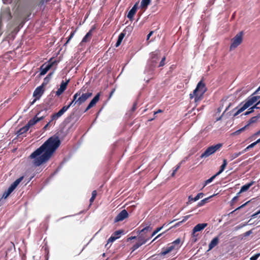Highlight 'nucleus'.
<instances>
[{
    "mask_svg": "<svg viewBox=\"0 0 260 260\" xmlns=\"http://www.w3.org/2000/svg\"><path fill=\"white\" fill-rule=\"evenodd\" d=\"M60 144V141L57 136H54L49 138L42 145L30 154L31 158H35L34 164L36 166H39L48 161Z\"/></svg>",
    "mask_w": 260,
    "mask_h": 260,
    "instance_id": "nucleus-1",
    "label": "nucleus"
},
{
    "mask_svg": "<svg viewBox=\"0 0 260 260\" xmlns=\"http://www.w3.org/2000/svg\"><path fill=\"white\" fill-rule=\"evenodd\" d=\"M85 89L83 88L79 90L74 95L72 101L68 105L64 106L58 112L55 113V114L52 117V119L59 118L66 112L71 106H74L75 105L79 106L84 103L87 99L90 98L92 93L91 92H86Z\"/></svg>",
    "mask_w": 260,
    "mask_h": 260,
    "instance_id": "nucleus-2",
    "label": "nucleus"
},
{
    "mask_svg": "<svg viewBox=\"0 0 260 260\" xmlns=\"http://www.w3.org/2000/svg\"><path fill=\"white\" fill-rule=\"evenodd\" d=\"M206 91L207 88L205 84L201 80L198 83L193 93L189 94L190 99H192L194 98L195 103H197L202 100L203 95Z\"/></svg>",
    "mask_w": 260,
    "mask_h": 260,
    "instance_id": "nucleus-3",
    "label": "nucleus"
},
{
    "mask_svg": "<svg viewBox=\"0 0 260 260\" xmlns=\"http://www.w3.org/2000/svg\"><path fill=\"white\" fill-rule=\"evenodd\" d=\"M45 114L41 115V112H38L35 116L31 119L29 120L28 123L23 127L20 128L16 133L18 136L23 135L26 133L30 127L34 126L39 121L43 120L47 115L46 111L45 112Z\"/></svg>",
    "mask_w": 260,
    "mask_h": 260,
    "instance_id": "nucleus-4",
    "label": "nucleus"
},
{
    "mask_svg": "<svg viewBox=\"0 0 260 260\" xmlns=\"http://www.w3.org/2000/svg\"><path fill=\"white\" fill-rule=\"evenodd\" d=\"M181 246V239L177 238L173 242L168 244L166 247L162 248L159 255L160 256H165L174 250H178Z\"/></svg>",
    "mask_w": 260,
    "mask_h": 260,
    "instance_id": "nucleus-5",
    "label": "nucleus"
},
{
    "mask_svg": "<svg viewBox=\"0 0 260 260\" xmlns=\"http://www.w3.org/2000/svg\"><path fill=\"white\" fill-rule=\"evenodd\" d=\"M255 98H252V96L249 97L245 101V103L240 108L239 107L242 104L241 103L238 107H237L235 109H238L237 111L234 114V116H236L238 114H239L242 112L244 111L248 107L253 105L255 103Z\"/></svg>",
    "mask_w": 260,
    "mask_h": 260,
    "instance_id": "nucleus-6",
    "label": "nucleus"
},
{
    "mask_svg": "<svg viewBox=\"0 0 260 260\" xmlns=\"http://www.w3.org/2000/svg\"><path fill=\"white\" fill-rule=\"evenodd\" d=\"M222 144L218 143L215 145H213L209 147L200 156L201 158L204 157H207L211 154L214 153L217 151L219 150L222 147Z\"/></svg>",
    "mask_w": 260,
    "mask_h": 260,
    "instance_id": "nucleus-7",
    "label": "nucleus"
},
{
    "mask_svg": "<svg viewBox=\"0 0 260 260\" xmlns=\"http://www.w3.org/2000/svg\"><path fill=\"white\" fill-rule=\"evenodd\" d=\"M243 31L238 33L231 40L232 43L230 45V49L231 50L237 48L242 42L243 40Z\"/></svg>",
    "mask_w": 260,
    "mask_h": 260,
    "instance_id": "nucleus-8",
    "label": "nucleus"
},
{
    "mask_svg": "<svg viewBox=\"0 0 260 260\" xmlns=\"http://www.w3.org/2000/svg\"><path fill=\"white\" fill-rule=\"evenodd\" d=\"M159 59V55L157 53L152 52L151 59L149 60L150 66L151 70H153Z\"/></svg>",
    "mask_w": 260,
    "mask_h": 260,
    "instance_id": "nucleus-9",
    "label": "nucleus"
},
{
    "mask_svg": "<svg viewBox=\"0 0 260 260\" xmlns=\"http://www.w3.org/2000/svg\"><path fill=\"white\" fill-rule=\"evenodd\" d=\"M12 18L11 14L10 9L6 10L4 11L1 15L0 17V32L2 34V32L1 31V27L2 26V20H6L7 21H8L10 20Z\"/></svg>",
    "mask_w": 260,
    "mask_h": 260,
    "instance_id": "nucleus-10",
    "label": "nucleus"
},
{
    "mask_svg": "<svg viewBox=\"0 0 260 260\" xmlns=\"http://www.w3.org/2000/svg\"><path fill=\"white\" fill-rule=\"evenodd\" d=\"M127 210L123 209L119 213H118L114 219V222H117L121 221L125 218H127L128 217V208H127Z\"/></svg>",
    "mask_w": 260,
    "mask_h": 260,
    "instance_id": "nucleus-11",
    "label": "nucleus"
},
{
    "mask_svg": "<svg viewBox=\"0 0 260 260\" xmlns=\"http://www.w3.org/2000/svg\"><path fill=\"white\" fill-rule=\"evenodd\" d=\"M43 84L36 88L33 93V96L35 97V99L31 102V104L35 103L37 100L39 99L41 95L43 94L44 92Z\"/></svg>",
    "mask_w": 260,
    "mask_h": 260,
    "instance_id": "nucleus-12",
    "label": "nucleus"
},
{
    "mask_svg": "<svg viewBox=\"0 0 260 260\" xmlns=\"http://www.w3.org/2000/svg\"><path fill=\"white\" fill-rule=\"evenodd\" d=\"M208 224L207 223H199L197 224L193 229L192 232V236L193 237H196L197 235L196 233L198 232H200L204 230Z\"/></svg>",
    "mask_w": 260,
    "mask_h": 260,
    "instance_id": "nucleus-13",
    "label": "nucleus"
},
{
    "mask_svg": "<svg viewBox=\"0 0 260 260\" xmlns=\"http://www.w3.org/2000/svg\"><path fill=\"white\" fill-rule=\"evenodd\" d=\"M69 82V80H68L66 82H64L63 81H62L60 85V87L56 91V95L58 96L64 91L67 87Z\"/></svg>",
    "mask_w": 260,
    "mask_h": 260,
    "instance_id": "nucleus-14",
    "label": "nucleus"
},
{
    "mask_svg": "<svg viewBox=\"0 0 260 260\" xmlns=\"http://www.w3.org/2000/svg\"><path fill=\"white\" fill-rule=\"evenodd\" d=\"M52 63H44L40 67V74L41 76L44 75L50 69L52 66Z\"/></svg>",
    "mask_w": 260,
    "mask_h": 260,
    "instance_id": "nucleus-15",
    "label": "nucleus"
},
{
    "mask_svg": "<svg viewBox=\"0 0 260 260\" xmlns=\"http://www.w3.org/2000/svg\"><path fill=\"white\" fill-rule=\"evenodd\" d=\"M100 96V93H98L90 101V102L86 107V109L85 110L84 112L87 111L88 110L93 107L96 104V103L99 101Z\"/></svg>",
    "mask_w": 260,
    "mask_h": 260,
    "instance_id": "nucleus-16",
    "label": "nucleus"
},
{
    "mask_svg": "<svg viewBox=\"0 0 260 260\" xmlns=\"http://www.w3.org/2000/svg\"><path fill=\"white\" fill-rule=\"evenodd\" d=\"M138 2L136 3L128 13L127 17L130 20H132L133 19L135 14L136 13L138 8Z\"/></svg>",
    "mask_w": 260,
    "mask_h": 260,
    "instance_id": "nucleus-17",
    "label": "nucleus"
},
{
    "mask_svg": "<svg viewBox=\"0 0 260 260\" xmlns=\"http://www.w3.org/2000/svg\"><path fill=\"white\" fill-rule=\"evenodd\" d=\"M94 29V27L91 28L83 38L81 43H87L91 40L92 36V31Z\"/></svg>",
    "mask_w": 260,
    "mask_h": 260,
    "instance_id": "nucleus-18",
    "label": "nucleus"
},
{
    "mask_svg": "<svg viewBox=\"0 0 260 260\" xmlns=\"http://www.w3.org/2000/svg\"><path fill=\"white\" fill-rule=\"evenodd\" d=\"M219 242V239L218 237H214L210 242L209 244V248L208 251L212 250L214 247L217 246Z\"/></svg>",
    "mask_w": 260,
    "mask_h": 260,
    "instance_id": "nucleus-19",
    "label": "nucleus"
},
{
    "mask_svg": "<svg viewBox=\"0 0 260 260\" xmlns=\"http://www.w3.org/2000/svg\"><path fill=\"white\" fill-rule=\"evenodd\" d=\"M150 239L151 237H149L148 235H139V236L137 238V241L143 245L145 244Z\"/></svg>",
    "mask_w": 260,
    "mask_h": 260,
    "instance_id": "nucleus-20",
    "label": "nucleus"
},
{
    "mask_svg": "<svg viewBox=\"0 0 260 260\" xmlns=\"http://www.w3.org/2000/svg\"><path fill=\"white\" fill-rule=\"evenodd\" d=\"M204 194L202 192L198 193L194 198H193L191 196L188 197V201L187 204L191 203L192 202H195L199 200L201 198L204 196Z\"/></svg>",
    "mask_w": 260,
    "mask_h": 260,
    "instance_id": "nucleus-21",
    "label": "nucleus"
},
{
    "mask_svg": "<svg viewBox=\"0 0 260 260\" xmlns=\"http://www.w3.org/2000/svg\"><path fill=\"white\" fill-rule=\"evenodd\" d=\"M23 176H21L16 179L12 184L10 186L13 190H14L16 187L18 185V184L21 182V181L23 180Z\"/></svg>",
    "mask_w": 260,
    "mask_h": 260,
    "instance_id": "nucleus-22",
    "label": "nucleus"
},
{
    "mask_svg": "<svg viewBox=\"0 0 260 260\" xmlns=\"http://www.w3.org/2000/svg\"><path fill=\"white\" fill-rule=\"evenodd\" d=\"M151 0H142L140 7L142 9H146L148 5L150 4Z\"/></svg>",
    "mask_w": 260,
    "mask_h": 260,
    "instance_id": "nucleus-23",
    "label": "nucleus"
},
{
    "mask_svg": "<svg viewBox=\"0 0 260 260\" xmlns=\"http://www.w3.org/2000/svg\"><path fill=\"white\" fill-rule=\"evenodd\" d=\"M252 184H253V182H251L249 183H247V184L242 186L241 188L240 191L238 193V194H239L241 192L247 191Z\"/></svg>",
    "mask_w": 260,
    "mask_h": 260,
    "instance_id": "nucleus-24",
    "label": "nucleus"
},
{
    "mask_svg": "<svg viewBox=\"0 0 260 260\" xmlns=\"http://www.w3.org/2000/svg\"><path fill=\"white\" fill-rule=\"evenodd\" d=\"M260 118V113L258 114L257 116L251 117L248 122L247 124V126H249L250 124L252 123H256L258 120V119Z\"/></svg>",
    "mask_w": 260,
    "mask_h": 260,
    "instance_id": "nucleus-25",
    "label": "nucleus"
},
{
    "mask_svg": "<svg viewBox=\"0 0 260 260\" xmlns=\"http://www.w3.org/2000/svg\"><path fill=\"white\" fill-rule=\"evenodd\" d=\"M152 230V228L150 226H146L145 228H143L142 230H141L139 233V235H147V233L148 232H150Z\"/></svg>",
    "mask_w": 260,
    "mask_h": 260,
    "instance_id": "nucleus-26",
    "label": "nucleus"
},
{
    "mask_svg": "<svg viewBox=\"0 0 260 260\" xmlns=\"http://www.w3.org/2000/svg\"><path fill=\"white\" fill-rule=\"evenodd\" d=\"M213 196H211L209 197L205 198L204 199L201 200L200 202L198 203L197 206L201 207L204 205L205 204L209 202V199L212 198Z\"/></svg>",
    "mask_w": 260,
    "mask_h": 260,
    "instance_id": "nucleus-27",
    "label": "nucleus"
},
{
    "mask_svg": "<svg viewBox=\"0 0 260 260\" xmlns=\"http://www.w3.org/2000/svg\"><path fill=\"white\" fill-rule=\"evenodd\" d=\"M227 165V161L225 159H224L223 160V163L222 165L220 166V170L216 173V175H219L221 174L223 170L225 169L226 166Z\"/></svg>",
    "mask_w": 260,
    "mask_h": 260,
    "instance_id": "nucleus-28",
    "label": "nucleus"
},
{
    "mask_svg": "<svg viewBox=\"0 0 260 260\" xmlns=\"http://www.w3.org/2000/svg\"><path fill=\"white\" fill-rule=\"evenodd\" d=\"M14 190L10 187L8 188V189L4 192L2 198L4 199H6L8 196Z\"/></svg>",
    "mask_w": 260,
    "mask_h": 260,
    "instance_id": "nucleus-29",
    "label": "nucleus"
},
{
    "mask_svg": "<svg viewBox=\"0 0 260 260\" xmlns=\"http://www.w3.org/2000/svg\"><path fill=\"white\" fill-rule=\"evenodd\" d=\"M116 238L114 237L113 236L111 235V236L108 239L107 241V244L105 245V247H107V248H110L111 246V244L109 245L110 243H113L114 241H115L116 240Z\"/></svg>",
    "mask_w": 260,
    "mask_h": 260,
    "instance_id": "nucleus-30",
    "label": "nucleus"
},
{
    "mask_svg": "<svg viewBox=\"0 0 260 260\" xmlns=\"http://www.w3.org/2000/svg\"><path fill=\"white\" fill-rule=\"evenodd\" d=\"M124 233V231L122 230H118L114 232L112 235L116 238V239H118L121 237V235L123 234Z\"/></svg>",
    "mask_w": 260,
    "mask_h": 260,
    "instance_id": "nucleus-31",
    "label": "nucleus"
},
{
    "mask_svg": "<svg viewBox=\"0 0 260 260\" xmlns=\"http://www.w3.org/2000/svg\"><path fill=\"white\" fill-rule=\"evenodd\" d=\"M53 74V73H49L44 79V82L43 83V85H46L49 81L51 76Z\"/></svg>",
    "mask_w": 260,
    "mask_h": 260,
    "instance_id": "nucleus-32",
    "label": "nucleus"
},
{
    "mask_svg": "<svg viewBox=\"0 0 260 260\" xmlns=\"http://www.w3.org/2000/svg\"><path fill=\"white\" fill-rule=\"evenodd\" d=\"M55 113H54L53 114H52L51 115V120L50 121H49L45 126L44 127H43V129L44 131H46L47 130V129L48 128V127L49 126V125L51 124V122L54 121V120H56L57 119H58V118H56L55 119H52V117L54 115H55Z\"/></svg>",
    "mask_w": 260,
    "mask_h": 260,
    "instance_id": "nucleus-33",
    "label": "nucleus"
},
{
    "mask_svg": "<svg viewBox=\"0 0 260 260\" xmlns=\"http://www.w3.org/2000/svg\"><path fill=\"white\" fill-rule=\"evenodd\" d=\"M218 175H216V174H215L214 175H213V176H212L211 178H210L209 179H207V180H206L205 181V183H204V187H205V186H206L208 184L211 183L214 179Z\"/></svg>",
    "mask_w": 260,
    "mask_h": 260,
    "instance_id": "nucleus-34",
    "label": "nucleus"
},
{
    "mask_svg": "<svg viewBox=\"0 0 260 260\" xmlns=\"http://www.w3.org/2000/svg\"><path fill=\"white\" fill-rule=\"evenodd\" d=\"M243 152L242 151L241 152H236L232 154L231 156V160H233L237 157H238L239 156H240L241 154H243Z\"/></svg>",
    "mask_w": 260,
    "mask_h": 260,
    "instance_id": "nucleus-35",
    "label": "nucleus"
},
{
    "mask_svg": "<svg viewBox=\"0 0 260 260\" xmlns=\"http://www.w3.org/2000/svg\"><path fill=\"white\" fill-rule=\"evenodd\" d=\"M142 245V243H139L138 241L133 246L132 250L133 251L137 249L139 247H140Z\"/></svg>",
    "mask_w": 260,
    "mask_h": 260,
    "instance_id": "nucleus-36",
    "label": "nucleus"
},
{
    "mask_svg": "<svg viewBox=\"0 0 260 260\" xmlns=\"http://www.w3.org/2000/svg\"><path fill=\"white\" fill-rule=\"evenodd\" d=\"M162 229V226L157 228L152 233L150 236H149V237H151V238L154 236L158 232H159L161 229Z\"/></svg>",
    "mask_w": 260,
    "mask_h": 260,
    "instance_id": "nucleus-37",
    "label": "nucleus"
},
{
    "mask_svg": "<svg viewBox=\"0 0 260 260\" xmlns=\"http://www.w3.org/2000/svg\"><path fill=\"white\" fill-rule=\"evenodd\" d=\"M255 146V144L253 142V143H251V144H250L249 145H248L246 148H245L244 150H243L242 151L243 152V153H244V152H246L247 151H248L250 148H253Z\"/></svg>",
    "mask_w": 260,
    "mask_h": 260,
    "instance_id": "nucleus-38",
    "label": "nucleus"
},
{
    "mask_svg": "<svg viewBox=\"0 0 260 260\" xmlns=\"http://www.w3.org/2000/svg\"><path fill=\"white\" fill-rule=\"evenodd\" d=\"M76 32V30H74V31H72L70 35V36L69 37L66 43V44H68L69 43V42H70V41L72 39V38L74 37L75 34Z\"/></svg>",
    "mask_w": 260,
    "mask_h": 260,
    "instance_id": "nucleus-39",
    "label": "nucleus"
},
{
    "mask_svg": "<svg viewBox=\"0 0 260 260\" xmlns=\"http://www.w3.org/2000/svg\"><path fill=\"white\" fill-rule=\"evenodd\" d=\"M259 256H260L259 253H256V254H254V255L252 256L250 258V260H257V259L259 257Z\"/></svg>",
    "mask_w": 260,
    "mask_h": 260,
    "instance_id": "nucleus-40",
    "label": "nucleus"
},
{
    "mask_svg": "<svg viewBox=\"0 0 260 260\" xmlns=\"http://www.w3.org/2000/svg\"><path fill=\"white\" fill-rule=\"evenodd\" d=\"M165 60H166V57L164 56L162 58L158 66V67H161L164 66L165 64Z\"/></svg>",
    "mask_w": 260,
    "mask_h": 260,
    "instance_id": "nucleus-41",
    "label": "nucleus"
},
{
    "mask_svg": "<svg viewBox=\"0 0 260 260\" xmlns=\"http://www.w3.org/2000/svg\"><path fill=\"white\" fill-rule=\"evenodd\" d=\"M185 160H182L179 164H178L176 167H175V169H174L175 170V171H177L181 167V165L184 162H185Z\"/></svg>",
    "mask_w": 260,
    "mask_h": 260,
    "instance_id": "nucleus-42",
    "label": "nucleus"
},
{
    "mask_svg": "<svg viewBox=\"0 0 260 260\" xmlns=\"http://www.w3.org/2000/svg\"><path fill=\"white\" fill-rule=\"evenodd\" d=\"M239 194H238V193L237 194V196H235V197H234L232 201H231V205H232L233 204H234L238 200V198L239 197Z\"/></svg>",
    "mask_w": 260,
    "mask_h": 260,
    "instance_id": "nucleus-43",
    "label": "nucleus"
},
{
    "mask_svg": "<svg viewBox=\"0 0 260 260\" xmlns=\"http://www.w3.org/2000/svg\"><path fill=\"white\" fill-rule=\"evenodd\" d=\"M125 36V34L123 32H121L118 36V40H119V41L122 42L124 37Z\"/></svg>",
    "mask_w": 260,
    "mask_h": 260,
    "instance_id": "nucleus-44",
    "label": "nucleus"
},
{
    "mask_svg": "<svg viewBox=\"0 0 260 260\" xmlns=\"http://www.w3.org/2000/svg\"><path fill=\"white\" fill-rule=\"evenodd\" d=\"M253 112H254V111L253 110V108H252V107H251L250 108H249L248 109V110L247 111H246L244 115H249V114H250V113H252Z\"/></svg>",
    "mask_w": 260,
    "mask_h": 260,
    "instance_id": "nucleus-45",
    "label": "nucleus"
},
{
    "mask_svg": "<svg viewBox=\"0 0 260 260\" xmlns=\"http://www.w3.org/2000/svg\"><path fill=\"white\" fill-rule=\"evenodd\" d=\"M248 202H246L245 203V204H243L242 205H241V206L238 207L237 208H236L235 210H234L233 211L231 212V214H232L233 213H234L235 211H236V210H239L243 207H244Z\"/></svg>",
    "mask_w": 260,
    "mask_h": 260,
    "instance_id": "nucleus-46",
    "label": "nucleus"
},
{
    "mask_svg": "<svg viewBox=\"0 0 260 260\" xmlns=\"http://www.w3.org/2000/svg\"><path fill=\"white\" fill-rule=\"evenodd\" d=\"M259 214H260V210H258V211H257L256 212L254 213V214H253L251 216V218H255L256 217L257 215H258Z\"/></svg>",
    "mask_w": 260,
    "mask_h": 260,
    "instance_id": "nucleus-47",
    "label": "nucleus"
},
{
    "mask_svg": "<svg viewBox=\"0 0 260 260\" xmlns=\"http://www.w3.org/2000/svg\"><path fill=\"white\" fill-rule=\"evenodd\" d=\"M191 216V215H188L184 217H183V219L182 221H180V222H184L185 221H186Z\"/></svg>",
    "mask_w": 260,
    "mask_h": 260,
    "instance_id": "nucleus-48",
    "label": "nucleus"
},
{
    "mask_svg": "<svg viewBox=\"0 0 260 260\" xmlns=\"http://www.w3.org/2000/svg\"><path fill=\"white\" fill-rule=\"evenodd\" d=\"M136 107H137V103L135 102V103H134L133 107H132V108L131 109L132 112H134L136 110Z\"/></svg>",
    "mask_w": 260,
    "mask_h": 260,
    "instance_id": "nucleus-49",
    "label": "nucleus"
},
{
    "mask_svg": "<svg viewBox=\"0 0 260 260\" xmlns=\"http://www.w3.org/2000/svg\"><path fill=\"white\" fill-rule=\"evenodd\" d=\"M260 135V129L257 131L256 133H255V134H254L253 135H252V137L253 138H255V137L258 136Z\"/></svg>",
    "mask_w": 260,
    "mask_h": 260,
    "instance_id": "nucleus-50",
    "label": "nucleus"
},
{
    "mask_svg": "<svg viewBox=\"0 0 260 260\" xmlns=\"http://www.w3.org/2000/svg\"><path fill=\"white\" fill-rule=\"evenodd\" d=\"M96 195H97L96 191L95 190H93L92 192V196L91 197H93L94 198H95L96 197Z\"/></svg>",
    "mask_w": 260,
    "mask_h": 260,
    "instance_id": "nucleus-51",
    "label": "nucleus"
},
{
    "mask_svg": "<svg viewBox=\"0 0 260 260\" xmlns=\"http://www.w3.org/2000/svg\"><path fill=\"white\" fill-rule=\"evenodd\" d=\"M163 112V111L161 109H158L157 111H155L154 112V115H156V114H158V113H162Z\"/></svg>",
    "mask_w": 260,
    "mask_h": 260,
    "instance_id": "nucleus-52",
    "label": "nucleus"
},
{
    "mask_svg": "<svg viewBox=\"0 0 260 260\" xmlns=\"http://www.w3.org/2000/svg\"><path fill=\"white\" fill-rule=\"evenodd\" d=\"M3 2L4 4H8L11 3L12 0H3Z\"/></svg>",
    "mask_w": 260,
    "mask_h": 260,
    "instance_id": "nucleus-53",
    "label": "nucleus"
},
{
    "mask_svg": "<svg viewBox=\"0 0 260 260\" xmlns=\"http://www.w3.org/2000/svg\"><path fill=\"white\" fill-rule=\"evenodd\" d=\"M153 31H151L149 34L148 35H147V39L148 40L149 39V38L150 37V36L153 34Z\"/></svg>",
    "mask_w": 260,
    "mask_h": 260,
    "instance_id": "nucleus-54",
    "label": "nucleus"
},
{
    "mask_svg": "<svg viewBox=\"0 0 260 260\" xmlns=\"http://www.w3.org/2000/svg\"><path fill=\"white\" fill-rule=\"evenodd\" d=\"M248 126H247V124H246L245 126H244V127H242L241 128H240V129H239V131H240V132H243V131H244V130L245 129V128H246L247 127H248Z\"/></svg>",
    "mask_w": 260,
    "mask_h": 260,
    "instance_id": "nucleus-55",
    "label": "nucleus"
},
{
    "mask_svg": "<svg viewBox=\"0 0 260 260\" xmlns=\"http://www.w3.org/2000/svg\"><path fill=\"white\" fill-rule=\"evenodd\" d=\"M121 43V41H119V40H117V41L116 43L115 46L116 47H118L120 45Z\"/></svg>",
    "mask_w": 260,
    "mask_h": 260,
    "instance_id": "nucleus-56",
    "label": "nucleus"
},
{
    "mask_svg": "<svg viewBox=\"0 0 260 260\" xmlns=\"http://www.w3.org/2000/svg\"><path fill=\"white\" fill-rule=\"evenodd\" d=\"M259 104H257V103L253 107H252V108H253V110H254V109H259V108L257 106V105Z\"/></svg>",
    "mask_w": 260,
    "mask_h": 260,
    "instance_id": "nucleus-57",
    "label": "nucleus"
},
{
    "mask_svg": "<svg viewBox=\"0 0 260 260\" xmlns=\"http://www.w3.org/2000/svg\"><path fill=\"white\" fill-rule=\"evenodd\" d=\"M162 234L161 233V234H160L158 235H157V236H156V237H155V238H154V239L151 241V243L152 242H153V241H155L157 238H158L160 237L162 235Z\"/></svg>",
    "mask_w": 260,
    "mask_h": 260,
    "instance_id": "nucleus-58",
    "label": "nucleus"
},
{
    "mask_svg": "<svg viewBox=\"0 0 260 260\" xmlns=\"http://www.w3.org/2000/svg\"><path fill=\"white\" fill-rule=\"evenodd\" d=\"M49 0H46V1H45V0H41V1L40 2V5H43L44 4V3H47V2H48Z\"/></svg>",
    "mask_w": 260,
    "mask_h": 260,
    "instance_id": "nucleus-59",
    "label": "nucleus"
},
{
    "mask_svg": "<svg viewBox=\"0 0 260 260\" xmlns=\"http://www.w3.org/2000/svg\"><path fill=\"white\" fill-rule=\"evenodd\" d=\"M95 198H94L93 197H91V198L90 199V204H92V203L94 201V200H95Z\"/></svg>",
    "mask_w": 260,
    "mask_h": 260,
    "instance_id": "nucleus-60",
    "label": "nucleus"
},
{
    "mask_svg": "<svg viewBox=\"0 0 260 260\" xmlns=\"http://www.w3.org/2000/svg\"><path fill=\"white\" fill-rule=\"evenodd\" d=\"M259 91H260V86L258 87V88L256 89V90L253 93V94H256Z\"/></svg>",
    "mask_w": 260,
    "mask_h": 260,
    "instance_id": "nucleus-61",
    "label": "nucleus"
},
{
    "mask_svg": "<svg viewBox=\"0 0 260 260\" xmlns=\"http://www.w3.org/2000/svg\"><path fill=\"white\" fill-rule=\"evenodd\" d=\"M252 98H255V102L260 98V96H252Z\"/></svg>",
    "mask_w": 260,
    "mask_h": 260,
    "instance_id": "nucleus-62",
    "label": "nucleus"
},
{
    "mask_svg": "<svg viewBox=\"0 0 260 260\" xmlns=\"http://www.w3.org/2000/svg\"><path fill=\"white\" fill-rule=\"evenodd\" d=\"M254 144H255V145L258 144V143H260V138L258 139V140H257L255 142H254Z\"/></svg>",
    "mask_w": 260,
    "mask_h": 260,
    "instance_id": "nucleus-63",
    "label": "nucleus"
},
{
    "mask_svg": "<svg viewBox=\"0 0 260 260\" xmlns=\"http://www.w3.org/2000/svg\"><path fill=\"white\" fill-rule=\"evenodd\" d=\"M177 171H175V170H173L172 174H171V176L173 177L175 176L176 173Z\"/></svg>",
    "mask_w": 260,
    "mask_h": 260,
    "instance_id": "nucleus-64",
    "label": "nucleus"
}]
</instances>
